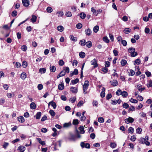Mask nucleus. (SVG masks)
Segmentation results:
<instances>
[{
    "label": "nucleus",
    "mask_w": 152,
    "mask_h": 152,
    "mask_svg": "<svg viewBox=\"0 0 152 152\" xmlns=\"http://www.w3.org/2000/svg\"><path fill=\"white\" fill-rule=\"evenodd\" d=\"M98 121L100 123H103L104 121V119L102 117H99L98 118Z\"/></svg>",
    "instance_id": "obj_43"
},
{
    "label": "nucleus",
    "mask_w": 152,
    "mask_h": 152,
    "mask_svg": "<svg viewBox=\"0 0 152 152\" xmlns=\"http://www.w3.org/2000/svg\"><path fill=\"white\" fill-rule=\"evenodd\" d=\"M131 30L129 28H126L124 30V32L126 34H128L131 32Z\"/></svg>",
    "instance_id": "obj_13"
},
{
    "label": "nucleus",
    "mask_w": 152,
    "mask_h": 152,
    "mask_svg": "<svg viewBox=\"0 0 152 152\" xmlns=\"http://www.w3.org/2000/svg\"><path fill=\"white\" fill-rule=\"evenodd\" d=\"M129 101L132 102V103H137V100L136 99H134L132 98H131L130 100H129Z\"/></svg>",
    "instance_id": "obj_59"
},
{
    "label": "nucleus",
    "mask_w": 152,
    "mask_h": 152,
    "mask_svg": "<svg viewBox=\"0 0 152 152\" xmlns=\"http://www.w3.org/2000/svg\"><path fill=\"white\" fill-rule=\"evenodd\" d=\"M76 137L74 134H71L68 138V140L71 141H75L76 140Z\"/></svg>",
    "instance_id": "obj_4"
},
{
    "label": "nucleus",
    "mask_w": 152,
    "mask_h": 152,
    "mask_svg": "<svg viewBox=\"0 0 152 152\" xmlns=\"http://www.w3.org/2000/svg\"><path fill=\"white\" fill-rule=\"evenodd\" d=\"M135 50L134 48H129L128 50V52L129 53H132V52H134V51H135Z\"/></svg>",
    "instance_id": "obj_29"
},
{
    "label": "nucleus",
    "mask_w": 152,
    "mask_h": 152,
    "mask_svg": "<svg viewBox=\"0 0 152 152\" xmlns=\"http://www.w3.org/2000/svg\"><path fill=\"white\" fill-rule=\"evenodd\" d=\"M85 63H84L83 64L82 66L81 67V76H80V78H82L83 77V69L84 65H85Z\"/></svg>",
    "instance_id": "obj_52"
},
{
    "label": "nucleus",
    "mask_w": 152,
    "mask_h": 152,
    "mask_svg": "<svg viewBox=\"0 0 152 152\" xmlns=\"http://www.w3.org/2000/svg\"><path fill=\"white\" fill-rule=\"evenodd\" d=\"M37 140L42 145H45V141H42L41 139L40 138H37Z\"/></svg>",
    "instance_id": "obj_22"
},
{
    "label": "nucleus",
    "mask_w": 152,
    "mask_h": 152,
    "mask_svg": "<svg viewBox=\"0 0 152 152\" xmlns=\"http://www.w3.org/2000/svg\"><path fill=\"white\" fill-rule=\"evenodd\" d=\"M130 54L131 56L132 57H135L137 55V53L136 52H135V51H134V52H132Z\"/></svg>",
    "instance_id": "obj_49"
},
{
    "label": "nucleus",
    "mask_w": 152,
    "mask_h": 152,
    "mask_svg": "<svg viewBox=\"0 0 152 152\" xmlns=\"http://www.w3.org/2000/svg\"><path fill=\"white\" fill-rule=\"evenodd\" d=\"M51 105L54 109H55L57 106L56 103L53 101H52V103L51 104Z\"/></svg>",
    "instance_id": "obj_45"
},
{
    "label": "nucleus",
    "mask_w": 152,
    "mask_h": 152,
    "mask_svg": "<svg viewBox=\"0 0 152 152\" xmlns=\"http://www.w3.org/2000/svg\"><path fill=\"white\" fill-rule=\"evenodd\" d=\"M128 131L129 133H133L134 132V129L132 127H130L128 129Z\"/></svg>",
    "instance_id": "obj_48"
},
{
    "label": "nucleus",
    "mask_w": 152,
    "mask_h": 152,
    "mask_svg": "<svg viewBox=\"0 0 152 152\" xmlns=\"http://www.w3.org/2000/svg\"><path fill=\"white\" fill-rule=\"evenodd\" d=\"M121 95L123 96L126 97L127 96L128 94L126 91H124L122 92H121Z\"/></svg>",
    "instance_id": "obj_44"
},
{
    "label": "nucleus",
    "mask_w": 152,
    "mask_h": 152,
    "mask_svg": "<svg viewBox=\"0 0 152 152\" xmlns=\"http://www.w3.org/2000/svg\"><path fill=\"white\" fill-rule=\"evenodd\" d=\"M123 107L124 108L127 109L129 107V105L127 103H124L123 104Z\"/></svg>",
    "instance_id": "obj_50"
},
{
    "label": "nucleus",
    "mask_w": 152,
    "mask_h": 152,
    "mask_svg": "<svg viewBox=\"0 0 152 152\" xmlns=\"http://www.w3.org/2000/svg\"><path fill=\"white\" fill-rule=\"evenodd\" d=\"M46 71V69L45 68H40L39 70V72L41 73V74L45 73Z\"/></svg>",
    "instance_id": "obj_26"
},
{
    "label": "nucleus",
    "mask_w": 152,
    "mask_h": 152,
    "mask_svg": "<svg viewBox=\"0 0 152 152\" xmlns=\"http://www.w3.org/2000/svg\"><path fill=\"white\" fill-rule=\"evenodd\" d=\"M22 2L23 6L26 7H28L29 5V1L28 0H22Z\"/></svg>",
    "instance_id": "obj_8"
},
{
    "label": "nucleus",
    "mask_w": 152,
    "mask_h": 152,
    "mask_svg": "<svg viewBox=\"0 0 152 152\" xmlns=\"http://www.w3.org/2000/svg\"><path fill=\"white\" fill-rule=\"evenodd\" d=\"M30 108L32 109H35L36 108V104L34 102H32L30 105Z\"/></svg>",
    "instance_id": "obj_17"
},
{
    "label": "nucleus",
    "mask_w": 152,
    "mask_h": 152,
    "mask_svg": "<svg viewBox=\"0 0 152 152\" xmlns=\"http://www.w3.org/2000/svg\"><path fill=\"white\" fill-rule=\"evenodd\" d=\"M99 30V26L96 25L93 28V31L95 33H96Z\"/></svg>",
    "instance_id": "obj_23"
},
{
    "label": "nucleus",
    "mask_w": 152,
    "mask_h": 152,
    "mask_svg": "<svg viewBox=\"0 0 152 152\" xmlns=\"http://www.w3.org/2000/svg\"><path fill=\"white\" fill-rule=\"evenodd\" d=\"M50 72H55L56 70V68L55 66H50Z\"/></svg>",
    "instance_id": "obj_25"
},
{
    "label": "nucleus",
    "mask_w": 152,
    "mask_h": 152,
    "mask_svg": "<svg viewBox=\"0 0 152 152\" xmlns=\"http://www.w3.org/2000/svg\"><path fill=\"white\" fill-rule=\"evenodd\" d=\"M121 65L123 66H125L127 63V61L125 60L122 59L121 61Z\"/></svg>",
    "instance_id": "obj_31"
},
{
    "label": "nucleus",
    "mask_w": 152,
    "mask_h": 152,
    "mask_svg": "<svg viewBox=\"0 0 152 152\" xmlns=\"http://www.w3.org/2000/svg\"><path fill=\"white\" fill-rule=\"evenodd\" d=\"M79 81V79L78 78H76L75 80H72L71 81V84L72 83V84L74 85L78 82Z\"/></svg>",
    "instance_id": "obj_21"
},
{
    "label": "nucleus",
    "mask_w": 152,
    "mask_h": 152,
    "mask_svg": "<svg viewBox=\"0 0 152 152\" xmlns=\"http://www.w3.org/2000/svg\"><path fill=\"white\" fill-rule=\"evenodd\" d=\"M49 113L52 116H54L56 114L52 110H50L49 111Z\"/></svg>",
    "instance_id": "obj_39"
},
{
    "label": "nucleus",
    "mask_w": 152,
    "mask_h": 152,
    "mask_svg": "<svg viewBox=\"0 0 152 152\" xmlns=\"http://www.w3.org/2000/svg\"><path fill=\"white\" fill-rule=\"evenodd\" d=\"M46 10L48 13H51L53 11V9L51 7H48L47 8Z\"/></svg>",
    "instance_id": "obj_37"
},
{
    "label": "nucleus",
    "mask_w": 152,
    "mask_h": 152,
    "mask_svg": "<svg viewBox=\"0 0 152 152\" xmlns=\"http://www.w3.org/2000/svg\"><path fill=\"white\" fill-rule=\"evenodd\" d=\"M25 149V148L23 146H20L18 148V150L21 151H24Z\"/></svg>",
    "instance_id": "obj_42"
},
{
    "label": "nucleus",
    "mask_w": 152,
    "mask_h": 152,
    "mask_svg": "<svg viewBox=\"0 0 152 152\" xmlns=\"http://www.w3.org/2000/svg\"><path fill=\"white\" fill-rule=\"evenodd\" d=\"M82 24L81 23H77L76 26V28L78 29H80L82 27Z\"/></svg>",
    "instance_id": "obj_47"
},
{
    "label": "nucleus",
    "mask_w": 152,
    "mask_h": 152,
    "mask_svg": "<svg viewBox=\"0 0 152 152\" xmlns=\"http://www.w3.org/2000/svg\"><path fill=\"white\" fill-rule=\"evenodd\" d=\"M78 121L77 119H75L73 121V124L74 125H76L78 124Z\"/></svg>",
    "instance_id": "obj_56"
},
{
    "label": "nucleus",
    "mask_w": 152,
    "mask_h": 152,
    "mask_svg": "<svg viewBox=\"0 0 152 152\" xmlns=\"http://www.w3.org/2000/svg\"><path fill=\"white\" fill-rule=\"evenodd\" d=\"M86 46L88 48H90L92 46V42L91 41H89L87 42H86Z\"/></svg>",
    "instance_id": "obj_16"
},
{
    "label": "nucleus",
    "mask_w": 152,
    "mask_h": 152,
    "mask_svg": "<svg viewBox=\"0 0 152 152\" xmlns=\"http://www.w3.org/2000/svg\"><path fill=\"white\" fill-rule=\"evenodd\" d=\"M110 83H111V85L114 86H117L118 84V82L116 80H113L112 81H111Z\"/></svg>",
    "instance_id": "obj_9"
},
{
    "label": "nucleus",
    "mask_w": 152,
    "mask_h": 152,
    "mask_svg": "<svg viewBox=\"0 0 152 152\" xmlns=\"http://www.w3.org/2000/svg\"><path fill=\"white\" fill-rule=\"evenodd\" d=\"M17 12L15 10L13 11L12 13V15L13 17H15L17 15Z\"/></svg>",
    "instance_id": "obj_58"
},
{
    "label": "nucleus",
    "mask_w": 152,
    "mask_h": 152,
    "mask_svg": "<svg viewBox=\"0 0 152 152\" xmlns=\"http://www.w3.org/2000/svg\"><path fill=\"white\" fill-rule=\"evenodd\" d=\"M43 88V86L42 84H39L37 86V88L39 90H41Z\"/></svg>",
    "instance_id": "obj_61"
},
{
    "label": "nucleus",
    "mask_w": 152,
    "mask_h": 152,
    "mask_svg": "<svg viewBox=\"0 0 152 152\" xmlns=\"http://www.w3.org/2000/svg\"><path fill=\"white\" fill-rule=\"evenodd\" d=\"M76 97H74L72 98H70L69 99V101L71 102L72 103H73L76 101Z\"/></svg>",
    "instance_id": "obj_40"
},
{
    "label": "nucleus",
    "mask_w": 152,
    "mask_h": 152,
    "mask_svg": "<svg viewBox=\"0 0 152 152\" xmlns=\"http://www.w3.org/2000/svg\"><path fill=\"white\" fill-rule=\"evenodd\" d=\"M69 37L71 40L74 42H75L77 41V38L76 37H75L72 35H70Z\"/></svg>",
    "instance_id": "obj_19"
},
{
    "label": "nucleus",
    "mask_w": 152,
    "mask_h": 152,
    "mask_svg": "<svg viewBox=\"0 0 152 152\" xmlns=\"http://www.w3.org/2000/svg\"><path fill=\"white\" fill-rule=\"evenodd\" d=\"M79 55L80 57L82 58H84L85 56V53L83 52H80L79 53Z\"/></svg>",
    "instance_id": "obj_33"
},
{
    "label": "nucleus",
    "mask_w": 152,
    "mask_h": 152,
    "mask_svg": "<svg viewBox=\"0 0 152 152\" xmlns=\"http://www.w3.org/2000/svg\"><path fill=\"white\" fill-rule=\"evenodd\" d=\"M84 103L83 101L82 100H81L79 101V102L77 104V106L78 107H80L82 106L83 104Z\"/></svg>",
    "instance_id": "obj_54"
},
{
    "label": "nucleus",
    "mask_w": 152,
    "mask_h": 152,
    "mask_svg": "<svg viewBox=\"0 0 152 152\" xmlns=\"http://www.w3.org/2000/svg\"><path fill=\"white\" fill-rule=\"evenodd\" d=\"M27 65V63L26 61H23L22 63V66L24 68H25L26 67Z\"/></svg>",
    "instance_id": "obj_41"
},
{
    "label": "nucleus",
    "mask_w": 152,
    "mask_h": 152,
    "mask_svg": "<svg viewBox=\"0 0 152 152\" xmlns=\"http://www.w3.org/2000/svg\"><path fill=\"white\" fill-rule=\"evenodd\" d=\"M86 35L88 36H90L91 35L92 31L90 28H88L85 31Z\"/></svg>",
    "instance_id": "obj_6"
},
{
    "label": "nucleus",
    "mask_w": 152,
    "mask_h": 152,
    "mask_svg": "<svg viewBox=\"0 0 152 152\" xmlns=\"http://www.w3.org/2000/svg\"><path fill=\"white\" fill-rule=\"evenodd\" d=\"M91 64L94 65V68L97 67L98 66V64L97 61L95 58L94 59L91 61Z\"/></svg>",
    "instance_id": "obj_5"
},
{
    "label": "nucleus",
    "mask_w": 152,
    "mask_h": 152,
    "mask_svg": "<svg viewBox=\"0 0 152 152\" xmlns=\"http://www.w3.org/2000/svg\"><path fill=\"white\" fill-rule=\"evenodd\" d=\"M126 123L129 124V123H132L134 121V119L132 117H129L128 118H126L125 120Z\"/></svg>",
    "instance_id": "obj_3"
},
{
    "label": "nucleus",
    "mask_w": 152,
    "mask_h": 152,
    "mask_svg": "<svg viewBox=\"0 0 152 152\" xmlns=\"http://www.w3.org/2000/svg\"><path fill=\"white\" fill-rule=\"evenodd\" d=\"M80 18L82 19H84L86 17V14L83 12H81L80 14Z\"/></svg>",
    "instance_id": "obj_27"
},
{
    "label": "nucleus",
    "mask_w": 152,
    "mask_h": 152,
    "mask_svg": "<svg viewBox=\"0 0 152 152\" xmlns=\"http://www.w3.org/2000/svg\"><path fill=\"white\" fill-rule=\"evenodd\" d=\"M65 15L67 17H71L72 16V14L70 12L68 11L66 12Z\"/></svg>",
    "instance_id": "obj_51"
},
{
    "label": "nucleus",
    "mask_w": 152,
    "mask_h": 152,
    "mask_svg": "<svg viewBox=\"0 0 152 152\" xmlns=\"http://www.w3.org/2000/svg\"><path fill=\"white\" fill-rule=\"evenodd\" d=\"M121 43L124 46H126L127 44L126 41L125 40H122Z\"/></svg>",
    "instance_id": "obj_63"
},
{
    "label": "nucleus",
    "mask_w": 152,
    "mask_h": 152,
    "mask_svg": "<svg viewBox=\"0 0 152 152\" xmlns=\"http://www.w3.org/2000/svg\"><path fill=\"white\" fill-rule=\"evenodd\" d=\"M84 127L83 126H81L79 127V129L80 131V133L81 134H83L85 132V131L84 130Z\"/></svg>",
    "instance_id": "obj_11"
},
{
    "label": "nucleus",
    "mask_w": 152,
    "mask_h": 152,
    "mask_svg": "<svg viewBox=\"0 0 152 152\" xmlns=\"http://www.w3.org/2000/svg\"><path fill=\"white\" fill-rule=\"evenodd\" d=\"M64 86L63 83H61V84H59L58 86V89L60 90H62L64 89Z\"/></svg>",
    "instance_id": "obj_14"
},
{
    "label": "nucleus",
    "mask_w": 152,
    "mask_h": 152,
    "mask_svg": "<svg viewBox=\"0 0 152 152\" xmlns=\"http://www.w3.org/2000/svg\"><path fill=\"white\" fill-rule=\"evenodd\" d=\"M147 86L148 88L152 87V81L151 80H149L147 84Z\"/></svg>",
    "instance_id": "obj_38"
},
{
    "label": "nucleus",
    "mask_w": 152,
    "mask_h": 152,
    "mask_svg": "<svg viewBox=\"0 0 152 152\" xmlns=\"http://www.w3.org/2000/svg\"><path fill=\"white\" fill-rule=\"evenodd\" d=\"M64 71L65 73H68L69 72V68L68 67H65L64 68Z\"/></svg>",
    "instance_id": "obj_36"
},
{
    "label": "nucleus",
    "mask_w": 152,
    "mask_h": 152,
    "mask_svg": "<svg viewBox=\"0 0 152 152\" xmlns=\"http://www.w3.org/2000/svg\"><path fill=\"white\" fill-rule=\"evenodd\" d=\"M89 83L88 81L87 80L85 81L83 87V93L85 94L88 93V92L86 91L88 89V87L89 86Z\"/></svg>",
    "instance_id": "obj_1"
},
{
    "label": "nucleus",
    "mask_w": 152,
    "mask_h": 152,
    "mask_svg": "<svg viewBox=\"0 0 152 152\" xmlns=\"http://www.w3.org/2000/svg\"><path fill=\"white\" fill-rule=\"evenodd\" d=\"M140 143L142 144H144L145 140L144 138L141 137L140 140Z\"/></svg>",
    "instance_id": "obj_34"
},
{
    "label": "nucleus",
    "mask_w": 152,
    "mask_h": 152,
    "mask_svg": "<svg viewBox=\"0 0 152 152\" xmlns=\"http://www.w3.org/2000/svg\"><path fill=\"white\" fill-rule=\"evenodd\" d=\"M78 74V70L77 69H74V71L70 74L71 77L72 76L74 75H77Z\"/></svg>",
    "instance_id": "obj_10"
},
{
    "label": "nucleus",
    "mask_w": 152,
    "mask_h": 152,
    "mask_svg": "<svg viewBox=\"0 0 152 152\" xmlns=\"http://www.w3.org/2000/svg\"><path fill=\"white\" fill-rule=\"evenodd\" d=\"M20 77L22 80H24L26 77V75L25 72H23L20 75Z\"/></svg>",
    "instance_id": "obj_15"
},
{
    "label": "nucleus",
    "mask_w": 152,
    "mask_h": 152,
    "mask_svg": "<svg viewBox=\"0 0 152 152\" xmlns=\"http://www.w3.org/2000/svg\"><path fill=\"white\" fill-rule=\"evenodd\" d=\"M37 19V17L36 16L34 15H33L32 16V17L31 19V21L33 23H34L36 21Z\"/></svg>",
    "instance_id": "obj_20"
},
{
    "label": "nucleus",
    "mask_w": 152,
    "mask_h": 152,
    "mask_svg": "<svg viewBox=\"0 0 152 152\" xmlns=\"http://www.w3.org/2000/svg\"><path fill=\"white\" fill-rule=\"evenodd\" d=\"M80 146L82 148L85 147L87 148H90V145L88 143H85L84 142H82L80 143Z\"/></svg>",
    "instance_id": "obj_2"
},
{
    "label": "nucleus",
    "mask_w": 152,
    "mask_h": 152,
    "mask_svg": "<svg viewBox=\"0 0 152 152\" xmlns=\"http://www.w3.org/2000/svg\"><path fill=\"white\" fill-rule=\"evenodd\" d=\"M137 133L140 134L142 131V129L141 128H138L136 130Z\"/></svg>",
    "instance_id": "obj_60"
},
{
    "label": "nucleus",
    "mask_w": 152,
    "mask_h": 152,
    "mask_svg": "<svg viewBox=\"0 0 152 152\" xmlns=\"http://www.w3.org/2000/svg\"><path fill=\"white\" fill-rule=\"evenodd\" d=\"M15 95L14 92L12 93H7V96L9 98H11L12 97H13Z\"/></svg>",
    "instance_id": "obj_18"
},
{
    "label": "nucleus",
    "mask_w": 152,
    "mask_h": 152,
    "mask_svg": "<svg viewBox=\"0 0 152 152\" xmlns=\"http://www.w3.org/2000/svg\"><path fill=\"white\" fill-rule=\"evenodd\" d=\"M71 125V123H65L64 124V127H68Z\"/></svg>",
    "instance_id": "obj_46"
},
{
    "label": "nucleus",
    "mask_w": 152,
    "mask_h": 152,
    "mask_svg": "<svg viewBox=\"0 0 152 152\" xmlns=\"http://www.w3.org/2000/svg\"><path fill=\"white\" fill-rule=\"evenodd\" d=\"M70 91L73 93H76L77 92V88L71 87L70 88Z\"/></svg>",
    "instance_id": "obj_7"
},
{
    "label": "nucleus",
    "mask_w": 152,
    "mask_h": 152,
    "mask_svg": "<svg viewBox=\"0 0 152 152\" xmlns=\"http://www.w3.org/2000/svg\"><path fill=\"white\" fill-rule=\"evenodd\" d=\"M140 63V59L138 58L135 60L134 62V64L135 65V64H137V65H139Z\"/></svg>",
    "instance_id": "obj_35"
},
{
    "label": "nucleus",
    "mask_w": 152,
    "mask_h": 152,
    "mask_svg": "<svg viewBox=\"0 0 152 152\" xmlns=\"http://www.w3.org/2000/svg\"><path fill=\"white\" fill-rule=\"evenodd\" d=\"M92 104L93 106H95L96 107H98V102L97 101H94L92 102Z\"/></svg>",
    "instance_id": "obj_57"
},
{
    "label": "nucleus",
    "mask_w": 152,
    "mask_h": 152,
    "mask_svg": "<svg viewBox=\"0 0 152 152\" xmlns=\"http://www.w3.org/2000/svg\"><path fill=\"white\" fill-rule=\"evenodd\" d=\"M86 41L85 39L80 40V41L79 44L81 46H84L86 44Z\"/></svg>",
    "instance_id": "obj_12"
},
{
    "label": "nucleus",
    "mask_w": 152,
    "mask_h": 152,
    "mask_svg": "<svg viewBox=\"0 0 152 152\" xmlns=\"http://www.w3.org/2000/svg\"><path fill=\"white\" fill-rule=\"evenodd\" d=\"M110 65V63L108 61H106L105 62V67H108Z\"/></svg>",
    "instance_id": "obj_64"
},
{
    "label": "nucleus",
    "mask_w": 152,
    "mask_h": 152,
    "mask_svg": "<svg viewBox=\"0 0 152 152\" xmlns=\"http://www.w3.org/2000/svg\"><path fill=\"white\" fill-rule=\"evenodd\" d=\"M18 121L21 123H23L25 121V119L23 116H20L18 118Z\"/></svg>",
    "instance_id": "obj_24"
},
{
    "label": "nucleus",
    "mask_w": 152,
    "mask_h": 152,
    "mask_svg": "<svg viewBox=\"0 0 152 152\" xmlns=\"http://www.w3.org/2000/svg\"><path fill=\"white\" fill-rule=\"evenodd\" d=\"M57 29L60 32H62L63 31L64 28L62 26H58L57 27Z\"/></svg>",
    "instance_id": "obj_30"
},
{
    "label": "nucleus",
    "mask_w": 152,
    "mask_h": 152,
    "mask_svg": "<svg viewBox=\"0 0 152 152\" xmlns=\"http://www.w3.org/2000/svg\"><path fill=\"white\" fill-rule=\"evenodd\" d=\"M116 145V144L115 143L111 142L110 143V146L112 148H115Z\"/></svg>",
    "instance_id": "obj_32"
},
{
    "label": "nucleus",
    "mask_w": 152,
    "mask_h": 152,
    "mask_svg": "<svg viewBox=\"0 0 152 152\" xmlns=\"http://www.w3.org/2000/svg\"><path fill=\"white\" fill-rule=\"evenodd\" d=\"M103 41L106 43H108L109 42V40L107 37H105L103 38Z\"/></svg>",
    "instance_id": "obj_55"
},
{
    "label": "nucleus",
    "mask_w": 152,
    "mask_h": 152,
    "mask_svg": "<svg viewBox=\"0 0 152 152\" xmlns=\"http://www.w3.org/2000/svg\"><path fill=\"white\" fill-rule=\"evenodd\" d=\"M78 63L77 61L76 60H74L73 61L72 65L74 66L75 65V66H77Z\"/></svg>",
    "instance_id": "obj_62"
},
{
    "label": "nucleus",
    "mask_w": 152,
    "mask_h": 152,
    "mask_svg": "<svg viewBox=\"0 0 152 152\" xmlns=\"http://www.w3.org/2000/svg\"><path fill=\"white\" fill-rule=\"evenodd\" d=\"M41 115V113L39 112L37 113L36 115V118L37 119H39L40 118V116Z\"/></svg>",
    "instance_id": "obj_28"
},
{
    "label": "nucleus",
    "mask_w": 152,
    "mask_h": 152,
    "mask_svg": "<svg viewBox=\"0 0 152 152\" xmlns=\"http://www.w3.org/2000/svg\"><path fill=\"white\" fill-rule=\"evenodd\" d=\"M21 49L23 51H25L27 49V47L26 45H23L21 47Z\"/></svg>",
    "instance_id": "obj_53"
}]
</instances>
